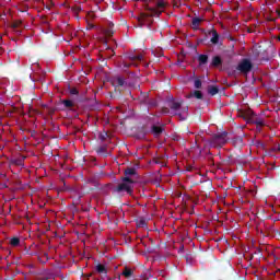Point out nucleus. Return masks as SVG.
Instances as JSON below:
<instances>
[{
  "mask_svg": "<svg viewBox=\"0 0 280 280\" xmlns=\"http://www.w3.org/2000/svg\"><path fill=\"white\" fill-rule=\"evenodd\" d=\"M145 10L147 13H140V15L138 16V23L139 27H143V25H147L150 30V27H152V24L154 23V20L152 19H154V16H161V14H163V11L150 7H148Z\"/></svg>",
  "mask_w": 280,
  "mask_h": 280,
  "instance_id": "obj_1",
  "label": "nucleus"
},
{
  "mask_svg": "<svg viewBox=\"0 0 280 280\" xmlns=\"http://www.w3.org/2000/svg\"><path fill=\"white\" fill-rule=\"evenodd\" d=\"M229 141V132L222 131L212 135V137L207 141L208 145L211 148H224Z\"/></svg>",
  "mask_w": 280,
  "mask_h": 280,
  "instance_id": "obj_2",
  "label": "nucleus"
},
{
  "mask_svg": "<svg viewBox=\"0 0 280 280\" xmlns=\"http://www.w3.org/2000/svg\"><path fill=\"white\" fill-rule=\"evenodd\" d=\"M240 73H244L245 75L253 71V62L250 59H243L236 67Z\"/></svg>",
  "mask_w": 280,
  "mask_h": 280,
  "instance_id": "obj_3",
  "label": "nucleus"
},
{
  "mask_svg": "<svg viewBox=\"0 0 280 280\" xmlns=\"http://www.w3.org/2000/svg\"><path fill=\"white\" fill-rule=\"evenodd\" d=\"M183 106V100L176 101L174 97L168 100V108L172 110L173 115H180L178 113Z\"/></svg>",
  "mask_w": 280,
  "mask_h": 280,
  "instance_id": "obj_4",
  "label": "nucleus"
},
{
  "mask_svg": "<svg viewBox=\"0 0 280 280\" xmlns=\"http://www.w3.org/2000/svg\"><path fill=\"white\" fill-rule=\"evenodd\" d=\"M114 191H115V194H124V192H126L129 196H132V191L133 190H132V185L122 182V183L118 184V186H116L114 188Z\"/></svg>",
  "mask_w": 280,
  "mask_h": 280,
  "instance_id": "obj_5",
  "label": "nucleus"
},
{
  "mask_svg": "<svg viewBox=\"0 0 280 280\" xmlns=\"http://www.w3.org/2000/svg\"><path fill=\"white\" fill-rule=\"evenodd\" d=\"M248 121H250V124H255L257 130L261 131V128H264V126H266V122L264 121V119L258 118L257 115H255V113H250L248 116Z\"/></svg>",
  "mask_w": 280,
  "mask_h": 280,
  "instance_id": "obj_6",
  "label": "nucleus"
},
{
  "mask_svg": "<svg viewBox=\"0 0 280 280\" xmlns=\"http://www.w3.org/2000/svg\"><path fill=\"white\" fill-rule=\"evenodd\" d=\"M151 135H153V137L155 139H159V137H161V135H163L165 132V125L164 124H154L151 126L150 129Z\"/></svg>",
  "mask_w": 280,
  "mask_h": 280,
  "instance_id": "obj_7",
  "label": "nucleus"
},
{
  "mask_svg": "<svg viewBox=\"0 0 280 280\" xmlns=\"http://www.w3.org/2000/svg\"><path fill=\"white\" fill-rule=\"evenodd\" d=\"M95 152L100 156H104L106 159V156H108V144H103V145L96 147Z\"/></svg>",
  "mask_w": 280,
  "mask_h": 280,
  "instance_id": "obj_8",
  "label": "nucleus"
},
{
  "mask_svg": "<svg viewBox=\"0 0 280 280\" xmlns=\"http://www.w3.org/2000/svg\"><path fill=\"white\" fill-rule=\"evenodd\" d=\"M208 34H212V37L210 39V43L212 45H219L220 44V34H218V31L215 28H212L208 32Z\"/></svg>",
  "mask_w": 280,
  "mask_h": 280,
  "instance_id": "obj_9",
  "label": "nucleus"
},
{
  "mask_svg": "<svg viewBox=\"0 0 280 280\" xmlns=\"http://www.w3.org/2000/svg\"><path fill=\"white\" fill-rule=\"evenodd\" d=\"M222 57L220 56H214L212 57V60L210 62V67H212L213 69H220V67H222Z\"/></svg>",
  "mask_w": 280,
  "mask_h": 280,
  "instance_id": "obj_10",
  "label": "nucleus"
},
{
  "mask_svg": "<svg viewBox=\"0 0 280 280\" xmlns=\"http://www.w3.org/2000/svg\"><path fill=\"white\" fill-rule=\"evenodd\" d=\"M126 58L131 62H141V60H143V55H132V52H129L126 55Z\"/></svg>",
  "mask_w": 280,
  "mask_h": 280,
  "instance_id": "obj_11",
  "label": "nucleus"
},
{
  "mask_svg": "<svg viewBox=\"0 0 280 280\" xmlns=\"http://www.w3.org/2000/svg\"><path fill=\"white\" fill-rule=\"evenodd\" d=\"M198 62H199V67H205V65H207L209 62V55H198L197 58Z\"/></svg>",
  "mask_w": 280,
  "mask_h": 280,
  "instance_id": "obj_12",
  "label": "nucleus"
},
{
  "mask_svg": "<svg viewBox=\"0 0 280 280\" xmlns=\"http://www.w3.org/2000/svg\"><path fill=\"white\" fill-rule=\"evenodd\" d=\"M121 275H122V277H125V279H130V278L135 277V270L130 269V267H125L122 269Z\"/></svg>",
  "mask_w": 280,
  "mask_h": 280,
  "instance_id": "obj_13",
  "label": "nucleus"
},
{
  "mask_svg": "<svg viewBox=\"0 0 280 280\" xmlns=\"http://www.w3.org/2000/svg\"><path fill=\"white\" fill-rule=\"evenodd\" d=\"M61 104L69 110H75V103L71 100H63L61 101Z\"/></svg>",
  "mask_w": 280,
  "mask_h": 280,
  "instance_id": "obj_14",
  "label": "nucleus"
},
{
  "mask_svg": "<svg viewBox=\"0 0 280 280\" xmlns=\"http://www.w3.org/2000/svg\"><path fill=\"white\" fill-rule=\"evenodd\" d=\"M98 139L101 143L110 142V136H108V132L102 131L98 133Z\"/></svg>",
  "mask_w": 280,
  "mask_h": 280,
  "instance_id": "obj_15",
  "label": "nucleus"
},
{
  "mask_svg": "<svg viewBox=\"0 0 280 280\" xmlns=\"http://www.w3.org/2000/svg\"><path fill=\"white\" fill-rule=\"evenodd\" d=\"M114 27H115V24L109 22L107 28H105L104 31L105 36H108V38H110L113 34H115V31L113 30Z\"/></svg>",
  "mask_w": 280,
  "mask_h": 280,
  "instance_id": "obj_16",
  "label": "nucleus"
},
{
  "mask_svg": "<svg viewBox=\"0 0 280 280\" xmlns=\"http://www.w3.org/2000/svg\"><path fill=\"white\" fill-rule=\"evenodd\" d=\"M141 104H150L151 106H156L155 103L148 102V93L141 92V96L139 97Z\"/></svg>",
  "mask_w": 280,
  "mask_h": 280,
  "instance_id": "obj_17",
  "label": "nucleus"
},
{
  "mask_svg": "<svg viewBox=\"0 0 280 280\" xmlns=\"http://www.w3.org/2000/svg\"><path fill=\"white\" fill-rule=\"evenodd\" d=\"M9 244L10 246H13V248H16V246L21 245V238H19V236H14L10 238Z\"/></svg>",
  "mask_w": 280,
  "mask_h": 280,
  "instance_id": "obj_18",
  "label": "nucleus"
},
{
  "mask_svg": "<svg viewBox=\"0 0 280 280\" xmlns=\"http://www.w3.org/2000/svg\"><path fill=\"white\" fill-rule=\"evenodd\" d=\"M201 23H202V19L192 18V21H191L192 30H198Z\"/></svg>",
  "mask_w": 280,
  "mask_h": 280,
  "instance_id": "obj_19",
  "label": "nucleus"
},
{
  "mask_svg": "<svg viewBox=\"0 0 280 280\" xmlns=\"http://www.w3.org/2000/svg\"><path fill=\"white\" fill-rule=\"evenodd\" d=\"M208 93L209 95H218L220 93V89L215 85H209L208 86Z\"/></svg>",
  "mask_w": 280,
  "mask_h": 280,
  "instance_id": "obj_20",
  "label": "nucleus"
},
{
  "mask_svg": "<svg viewBox=\"0 0 280 280\" xmlns=\"http://www.w3.org/2000/svg\"><path fill=\"white\" fill-rule=\"evenodd\" d=\"M96 272H98V275H108V270L106 269V266L98 264L96 266Z\"/></svg>",
  "mask_w": 280,
  "mask_h": 280,
  "instance_id": "obj_21",
  "label": "nucleus"
},
{
  "mask_svg": "<svg viewBox=\"0 0 280 280\" xmlns=\"http://www.w3.org/2000/svg\"><path fill=\"white\" fill-rule=\"evenodd\" d=\"M114 84L117 86H124L126 84V80L122 77H116L114 79Z\"/></svg>",
  "mask_w": 280,
  "mask_h": 280,
  "instance_id": "obj_22",
  "label": "nucleus"
},
{
  "mask_svg": "<svg viewBox=\"0 0 280 280\" xmlns=\"http://www.w3.org/2000/svg\"><path fill=\"white\" fill-rule=\"evenodd\" d=\"M23 161H25V158L23 159H13L10 161L11 165H18V167H23Z\"/></svg>",
  "mask_w": 280,
  "mask_h": 280,
  "instance_id": "obj_23",
  "label": "nucleus"
},
{
  "mask_svg": "<svg viewBox=\"0 0 280 280\" xmlns=\"http://www.w3.org/2000/svg\"><path fill=\"white\" fill-rule=\"evenodd\" d=\"M136 175H137V168L128 167L125 170V176H136Z\"/></svg>",
  "mask_w": 280,
  "mask_h": 280,
  "instance_id": "obj_24",
  "label": "nucleus"
},
{
  "mask_svg": "<svg viewBox=\"0 0 280 280\" xmlns=\"http://www.w3.org/2000/svg\"><path fill=\"white\" fill-rule=\"evenodd\" d=\"M188 97H196V100H202L203 95L202 92L199 90H195Z\"/></svg>",
  "mask_w": 280,
  "mask_h": 280,
  "instance_id": "obj_25",
  "label": "nucleus"
},
{
  "mask_svg": "<svg viewBox=\"0 0 280 280\" xmlns=\"http://www.w3.org/2000/svg\"><path fill=\"white\" fill-rule=\"evenodd\" d=\"M151 277H152V273H150V271H147L145 273H143L139 278H135V280H150Z\"/></svg>",
  "mask_w": 280,
  "mask_h": 280,
  "instance_id": "obj_26",
  "label": "nucleus"
},
{
  "mask_svg": "<svg viewBox=\"0 0 280 280\" xmlns=\"http://www.w3.org/2000/svg\"><path fill=\"white\" fill-rule=\"evenodd\" d=\"M132 66H133V67H138L137 62H135V61H131V63H128V62H126V61H122V67H124V69H130Z\"/></svg>",
  "mask_w": 280,
  "mask_h": 280,
  "instance_id": "obj_27",
  "label": "nucleus"
},
{
  "mask_svg": "<svg viewBox=\"0 0 280 280\" xmlns=\"http://www.w3.org/2000/svg\"><path fill=\"white\" fill-rule=\"evenodd\" d=\"M137 226L139 229H145V226H148V223L145 222L144 219H140L138 222H137Z\"/></svg>",
  "mask_w": 280,
  "mask_h": 280,
  "instance_id": "obj_28",
  "label": "nucleus"
},
{
  "mask_svg": "<svg viewBox=\"0 0 280 280\" xmlns=\"http://www.w3.org/2000/svg\"><path fill=\"white\" fill-rule=\"evenodd\" d=\"M122 183H127V185H133L135 180H132V178H130V176H126L121 178Z\"/></svg>",
  "mask_w": 280,
  "mask_h": 280,
  "instance_id": "obj_29",
  "label": "nucleus"
},
{
  "mask_svg": "<svg viewBox=\"0 0 280 280\" xmlns=\"http://www.w3.org/2000/svg\"><path fill=\"white\" fill-rule=\"evenodd\" d=\"M165 8V2L163 0H159L156 3V8H153L154 10H163Z\"/></svg>",
  "mask_w": 280,
  "mask_h": 280,
  "instance_id": "obj_30",
  "label": "nucleus"
},
{
  "mask_svg": "<svg viewBox=\"0 0 280 280\" xmlns=\"http://www.w3.org/2000/svg\"><path fill=\"white\" fill-rule=\"evenodd\" d=\"M21 25H23V22L21 20H18L15 22H13V24L11 25V27L13 30H18V27H21Z\"/></svg>",
  "mask_w": 280,
  "mask_h": 280,
  "instance_id": "obj_31",
  "label": "nucleus"
},
{
  "mask_svg": "<svg viewBox=\"0 0 280 280\" xmlns=\"http://www.w3.org/2000/svg\"><path fill=\"white\" fill-rule=\"evenodd\" d=\"M195 89H202V81L200 79L195 80Z\"/></svg>",
  "mask_w": 280,
  "mask_h": 280,
  "instance_id": "obj_32",
  "label": "nucleus"
},
{
  "mask_svg": "<svg viewBox=\"0 0 280 280\" xmlns=\"http://www.w3.org/2000/svg\"><path fill=\"white\" fill-rule=\"evenodd\" d=\"M234 142L237 143L238 145H242L244 143V138L236 137V138H234Z\"/></svg>",
  "mask_w": 280,
  "mask_h": 280,
  "instance_id": "obj_33",
  "label": "nucleus"
},
{
  "mask_svg": "<svg viewBox=\"0 0 280 280\" xmlns=\"http://www.w3.org/2000/svg\"><path fill=\"white\" fill-rule=\"evenodd\" d=\"M69 93L70 95H79L80 92L78 91L77 88H70Z\"/></svg>",
  "mask_w": 280,
  "mask_h": 280,
  "instance_id": "obj_34",
  "label": "nucleus"
},
{
  "mask_svg": "<svg viewBox=\"0 0 280 280\" xmlns=\"http://www.w3.org/2000/svg\"><path fill=\"white\" fill-rule=\"evenodd\" d=\"M145 131L141 130L138 132V139H145Z\"/></svg>",
  "mask_w": 280,
  "mask_h": 280,
  "instance_id": "obj_35",
  "label": "nucleus"
},
{
  "mask_svg": "<svg viewBox=\"0 0 280 280\" xmlns=\"http://www.w3.org/2000/svg\"><path fill=\"white\" fill-rule=\"evenodd\" d=\"M162 113H163L164 115H167V114H170V109H168L167 107H163V108H162Z\"/></svg>",
  "mask_w": 280,
  "mask_h": 280,
  "instance_id": "obj_36",
  "label": "nucleus"
},
{
  "mask_svg": "<svg viewBox=\"0 0 280 280\" xmlns=\"http://www.w3.org/2000/svg\"><path fill=\"white\" fill-rule=\"evenodd\" d=\"M280 148L279 147H276L272 149V152H279Z\"/></svg>",
  "mask_w": 280,
  "mask_h": 280,
  "instance_id": "obj_37",
  "label": "nucleus"
},
{
  "mask_svg": "<svg viewBox=\"0 0 280 280\" xmlns=\"http://www.w3.org/2000/svg\"><path fill=\"white\" fill-rule=\"evenodd\" d=\"M278 15L280 16V11H278Z\"/></svg>",
  "mask_w": 280,
  "mask_h": 280,
  "instance_id": "obj_38",
  "label": "nucleus"
},
{
  "mask_svg": "<svg viewBox=\"0 0 280 280\" xmlns=\"http://www.w3.org/2000/svg\"><path fill=\"white\" fill-rule=\"evenodd\" d=\"M135 1H143V0H135Z\"/></svg>",
  "mask_w": 280,
  "mask_h": 280,
  "instance_id": "obj_39",
  "label": "nucleus"
}]
</instances>
